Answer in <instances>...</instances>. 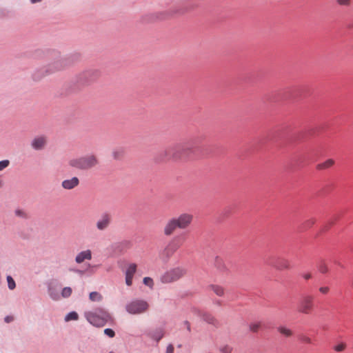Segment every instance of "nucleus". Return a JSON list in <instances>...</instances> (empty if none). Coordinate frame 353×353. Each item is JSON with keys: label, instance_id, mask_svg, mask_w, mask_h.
Wrapping results in <instances>:
<instances>
[{"label": "nucleus", "instance_id": "37998d69", "mask_svg": "<svg viewBox=\"0 0 353 353\" xmlns=\"http://www.w3.org/2000/svg\"><path fill=\"white\" fill-rule=\"evenodd\" d=\"M174 346L172 344H169L166 348V353H173Z\"/></svg>", "mask_w": 353, "mask_h": 353}, {"label": "nucleus", "instance_id": "20e7f679", "mask_svg": "<svg viewBox=\"0 0 353 353\" xmlns=\"http://www.w3.org/2000/svg\"><path fill=\"white\" fill-rule=\"evenodd\" d=\"M188 11L185 7L176 6L163 11L145 14L141 17V22L143 23H154L159 21L166 20L175 15H181Z\"/></svg>", "mask_w": 353, "mask_h": 353}, {"label": "nucleus", "instance_id": "f3484780", "mask_svg": "<svg viewBox=\"0 0 353 353\" xmlns=\"http://www.w3.org/2000/svg\"><path fill=\"white\" fill-rule=\"evenodd\" d=\"M79 185V179L77 176H73L71 179H65L61 182V187L64 190H70Z\"/></svg>", "mask_w": 353, "mask_h": 353}, {"label": "nucleus", "instance_id": "dca6fc26", "mask_svg": "<svg viewBox=\"0 0 353 353\" xmlns=\"http://www.w3.org/2000/svg\"><path fill=\"white\" fill-rule=\"evenodd\" d=\"M47 144V138L45 136L35 137L31 141L30 145L34 150H42Z\"/></svg>", "mask_w": 353, "mask_h": 353}, {"label": "nucleus", "instance_id": "c03bdc74", "mask_svg": "<svg viewBox=\"0 0 353 353\" xmlns=\"http://www.w3.org/2000/svg\"><path fill=\"white\" fill-rule=\"evenodd\" d=\"M13 319H14L13 316H6L4 318V321L6 323H9L12 322L13 321Z\"/></svg>", "mask_w": 353, "mask_h": 353}, {"label": "nucleus", "instance_id": "a878e982", "mask_svg": "<svg viewBox=\"0 0 353 353\" xmlns=\"http://www.w3.org/2000/svg\"><path fill=\"white\" fill-rule=\"evenodd\" d=\"M277 330L281 334L284 335L285 336L289 337L292 335V332L291 330L287 328L286 327L279 326Z\"/></svg>", "mask_w": 353, "mask_h": 353}, {"label": "nucleus", "instance_id": "8fccbe9b", "mask_svg": "<svg viewBox=\"0 0 353 353\" xmlns=\"http://www.w3.org/2000/svg\"><path fill=\"white\" fill-rule=\"evenodd\" d=\"M73 272H77V273H79V274H81L83 273V271L81 270H72Z\"/></svg>", "mask_w": 353, "mask_h": 353}, {"label": "nucleus", "instance_id": "5fc2aeb1", "mask_svg": "<svg viewBox=\"0 0 353 353\" xmlns=\"http://www.w3.org/2000/svg\"><path fill=\"white\" fill-rule=\"evenodd\" d=\"M109 353H114V352H110Z\"/></svg>", "mask_w": 353, "mask_h": 353}, {"label": "nucleus", "instance_id": "7c9ffc66", "mask_svg": "<svg viewBox=\"0 0 353 353\" xmlns=\"http://www.w3.org/2000/svg\"><path fill=\"white\" fill-rule=\"evenodd\" d=\"M72 288L70 287H65L61 291V296L63 298H68L72 294Z\"/></svg>", "mask_w": 353, "mask_h": 353}, {"label": "nucleus", "instance_id": "09e8293b", "mask_svg": "<svg viewBox=\"0 0 353 353\" xmlns=\"http://www.w3.org/2000/svg\"><path fill=\"white\" fill-rule=\"evenodd\" d=\"M32 3L41 2L42 0H30Z\"/></svg>", "mask_w": 353, "mask_h": 353}, {"label": "nucleus", "instance_id": "1a4fd4ad", "mask_svg": "<svg viewBox=\"0 0 353 353\" xmlns=\"http://www.w3.org/2000/svg\"><path fill=\"white\" fill-rule=\"evenodd\" d=\"M186 274L185 268L177 267L165 272L161 276V281L163 283H170L175 282L182 278Z\"/></svg>", "mask_w": 353, "mask_h": 353}, {"label": "nucleus", "instance_id": "f03ea898", "mask_svg": "<svg viewBox=\"0 0 353 353\" xmlns=\"http://www.w3.org/2000/svg\"><path fill=\"white\" fill-rule=\"evenodd\" d=\"M195 152L192 144L176 143L160 151L156 156L157 162L172 161L180 162L186 161Z\"/></svg>", "mask_w": 353, "mask_h": 353}, {"label": "nucleus", "instance_id": "aec40b11", "mask_svg": "<svg viewBox=\"0 0 353 353\" xmlns=\"http://www.w3.org/2000/svg\"><path fill=\"white\" fill-rule=\"evenodd\" d=\"M202 319L206 323L213 325L214 326H218L219 321L216 319L211 314L208 312H204L201 314Z\"/></svg>", "mask_w": 353, "mask_h": 353}, {"label": "nucleus", "instance_id": "603ef678", "mask_svg": "<svg viewBox=\"0 0 353 353\" xmlns=\"http://www.w3.org/2000/svg\"><path fill=\"white\" fill-rule=\"evenodd\" d=\"M350 284H351L352 287L353 288V277L350 280Z\"/></svg>", "mask_w": 353, "mask_h": 353}, {"label": "nucleus", "instance_id": "c85d7f7f", "mask_svg": "<svg viewBox=\"0 0 353 353\" xmlns=\"http://www.w3.org/2000/svg\"><path fill=\"white\" fill-rule=\"evenodd\" d=\"M261 323L259 321L252 322L249 325V329L252 332H257L261 327Z\"/></svg>", "mask_w": 353, "mask_h": 353}, {"label": "nucleus", "instance_id": "cd10ccee", "mask_svg": "<svg viewBox=\"0 0 353 353\" xmlns=\"http://www.w3.org/2000/svg\"><path fill=\"white\" fill-rule=\"evenodd\" d=\"M78 318H79L78 314L76 312L72 311L66 314V316H65V321H70L72 320L76 321L78 319Z\"/></svg>", "mask_w": 353, "mask_h": 353}, {"label": "nucleus", "instance_id": "72a5a7b5", "mask_svg": "<svg viewBox=\"0 0 353 353\" xmlns=\"http://www.w3.org/2000/svg\"><path fill=\"white\" fill-rule=\"evenodd\" d=\"M346 347V345L344 343H341L340 344H338L337 345H335L334 347V350L336 352H342L343 351Z\"/></svg>", "mask_w": 353, "mask_h": 353}, {"label": "nucleus", "instance_id": "a211bd4d", "mask_svg": "<svg viewBox=\"0 0 353 353\" xmlns=\"http://www.w3.org/2000/svg\"><path fill=\"white\" fill-rule=\"evenodd\" d=\"M92 259V252L90 250H86L78 253L75 257V262L78 264L82 263L86 260Z\"/></svg>", "mask_w": 353, "mask_h": 353}, {"label": "nucleus", "instance_id": "0eeeda50", "mask_svg": "<svg viewBox=\"0 0 353 353\" xmlns=\"http://www.w3.org/2000/svg\"><path fill=\"white\" fill-rule=\"evenodd\" d=\"M100 74L99 70L97 69L86 70L77 76L76 81L80 86H88L96 81L100 77Z\"/></svg>", "mask_w": 353, "mask_h": 353}, {"label": "nucleus", "instance_id": "473e14b6", "mask_svg": "<svg viewBox=\"0 0 353 353\" xmlns=\"http://www.w3.org/2000/svg\"><path fill=\"white\" fill-rule=\"evenodd\" d=\"M143 282L144 285L148 286L150 288H152L154 286V282L152 278L150 277H144Z\"/></svg>", "mask_w": 353, "mask_h": 353}, {"label": "nucleus", "instance_id": "de8ad7c7", "mask_svg": "<svg viewBox=\"0 0 353 353\" xmlns=\"http://www.w3.org/2000/svg\"><path fill=\"white\" fill-rule=\"evenodd\" d=\"M230 213V209L229 208H225L223 210L222 212V215L224 216H226L229 214Z\"/></svg>", "mask_w": 353, "mask_h": 353}, {"label": "nucleus", "instance_id": "f704fd0d", "mask_svg": "<svg viewBox=\"0 0 353 353\" xmlns=\"http://www.w3.org/2000/svg\"><path fill=\"white\" fill-rule=\"evenodd\" d=\"M10 165V161L9 160H3L0 161V171L3 170L5 168L8 167Z\"/></svg>", "mask_w": 353, "mask_h": 353}, {"label": "nucleus", "instance_id": "e433bc0d", "mask_svg": "<svg viewBox=\"0 0 353 353\" xmlns=\"http://www.w3.org/2000/svg\"><path fill=\"white\" fill-rule=\"evenodd\" d=\"M104 334L110 338H113L115 336V332L110 328H106L104 330Z\"/></svg>", "mask_w": 353, "mask_h": 353}, {"label": "nucleus", "instance_id": "2f4dec72", "mask_svg": "<svg viewBox=\"0 0 353 353\" xmlns=\"http://www.w3.org/2000/svg\"><path fill=\"white\" fill-rule=\"evenodd\" d=\"M318 270L322 274H325L329 270L327 265L324 262H321L318 265Z\"/></svg>", "mask_w": 353, "mask_h": 353}, {"label": "nucleus", "instance_id": "b1692460", "mask_svg": "<svg viewBox=\"0 0 353 353\" xmlns=\"http://www.w3.org/2000/svg\"><path fill=\"white\" fill-rule=\"evenodd\" d=\"M334 164V161L332 159L326 160L325 162L319 163L316 165L318 170L326 169L332 167Z\"/></svg>", "mask_w": 353, "mask_h": 353}, {"label": "nucleus", "instance_id": "bb28decb", "mask_svg": "<svg viewBox=\"0 0 353 353\" xmlns=\"http://www.w3.org/2000/svg\"><path fill=\"white\" fill-rule=\"evenodd\" d=\"M89 299L92 301H101L102 296L97 292H92L90 293Z\"/></svg>", "mask_w": 353, "mask_h": 353}, {"label": "nucleus", "instance_id": "a18cd8bd", "mask_svg": "<svg viewBox=\"0 0 353 353\" xmlns=\"http://www.w3.org/2000/svg\"><path fill=\"white\" fill-rule=\"evenodd\" d=\"M302 276L303 279H305V280H308L312 278V274L310 273H303L302 274Z\"/></svg>", "mask_w": 353, "mask_h": 353}, {"label": "nucleus", "instance_id": "2eb2a0df", "mask_svg": "<svg viewBox=\"0 0 353 353\" xmlns=\"http://www.w3.org/2000/svg\"><path fill=\"white\" fill-rule=\"evenodd\" d=\"M137 265L134 263H130L125 271V284L128 286L132 285V279L137 272Z\"/></svg>", "mask_w": 353, "mask_h": 353}, {"label": "nucleus", "instance_id": "39448f33", "mask_svg": "<svg viewBox=\"0 0 353 353\" xmlns=\"http://www.w3.org/2000/svg\"><path fill=\"white\" fill-rule=\"evenodd\" d=\"M84 316L90 324L96 327H103L107 323L113 321L111 314L102 307H97L92 311L85 312Z\"/></svg>", "mask_w": 353, "mask_h": 353}, {"label": "nucleus", "instance_id": "4c0bfd02", "mask_svg": "<svg viewBox=\"0 0 353 353\" xmlns=\"http://www.w3.org/2000/svg\"><path fill=\"white\" fill-rule=\"evenodd\" d=\"M300 340L303 343H307V344L312 343V339L310 337L305 336V335L301 336Z\"/></svg>", "mask_w": 353, "mask_h": 353}, {"label": "nucleus", "instance_id": "393cba45", "mask_svg": "<svg viewBox=\"0 0 353 353\" xmlns=\"http://www.w3.org/2000/svg\"><path fill=\"white\" fill-rule=\"evenodd\" d=\"M124 154V150L122 148L115 149L112 151V157L114 159H121Z\"/></svg>", "mask_w": 353, "mask_h": 353}, {"label": "nucleus", "instance_id": "ea45409f", "mask_svg": "<svg viewBox=\"0 0 353 353\" xmlns=\"http://www.w3.org/2000/svg\"><path fill=\"white\" fill-rule=\"evenodd\" d=\"M319 290L321 294H327L330 291V288L327 286H323V287H320Z\"/></svg>", "mask_w": 353, "mask_h": 353}, {"label": "nucleus", "instance_id": "9d476101", "mask_svg": "<svg viewBox=\"0 0 353 353\" xmlns=\"http://www.w3.org/2000/svg\"><path fill=\"white\" fill-rule=\"evenodd\" d=\"M181 245L175 239H172L168 245L159 253V259L164 263L169 261L170 259L174 255Z\"/></svg>", "mask_w": 353, "mask_h": 353}, {"label": "nucleus", "instance_id": "f8f14e48", "mask_svg": "<svg viewBox=\"0 0 353 353\" xmlns=\"http://www.w3.org/2000/svg\"><path fill=\"white\" fill-rule=\"evenodd\" d=\"M270 265L279 270H289L291 268L289 260L281 256L272 259Z\"/></svg>", "mask_w": 353, "mask_h": 353}, {"label": "nucleus", "instance_id": "6ab92c4d", "mask_svg": "<svg viewBox=\"0 0 353 353\" xmlns=\"http://www.w3.org/2000/svg\"><path fill=\"white\" fill-rule=\"evenodd\" d=\"M214 266L217 269L218 271L220 272H226L228 271V268L224 263L223 259L219 256H216L214 258Z\"/></svg>", "mask_w": 353, "mask_h": 353}, {"label": "nucleus", "instance_id": "58836bf2", "mask_svg": "<svg viewBox=\"0 0 353 353\" xmlns=\"http://www.w3.org/2000/svg\"><path fill=\"white\" fill-rule=\"evenodd\" d=\"M314 222L315 221L313 219H308L304 223L303 227L305 228H310L314 223Z\"/></svg>", "mask_w": 353, "mask_h": 353}, {"label": "nucleus", "instance_id": "423d86ee", "mask_svg": "<svg viewBox=\"0 0 353 353\" xmlns=\"http://www.w3.org/2000/svg\"><path fill=\"white\" fill-rule=\"evenodd\" d=\"M98 164L99 160L94 154L72 159L69 161V165L71 167L83 170H90L97 166Z\"/></svg>", "mask_w": 353, "mask_h": 353}, {"label": "nucleus", "instance_id": "79ce46f5", "mask_svg": "<svg viewBox=\"0 0 353 353\" xmlns=\"http://www.w3.org/2000/svg\"><path fill=\"white\" fill-rule=\"evenodd\" d=\"M337 3L341 6H348L350 4V0H336Z\"/></svg>", "mask_w": 353, "mask_h": 353}, {"label": "nucleus", "instance_id": "4be33fe9", "mask_svg": "<svg viewBox=\"0 0 353 353\" xmlns=\"http://www.w3.org/2000/svg\"><path fill=\"white\" fill-rule=\"evenodd\" d=\"M48 292L52 299L57 301L60 299L59 292L51 285H48Z\"/></svg>", "mask_w": 353, "mask_h": 353}, {"label": "nucleus", "instance_id": "5701e85b", "mask_svg": "<svg viewBox=\"0 0 353 353\" xmlns=\"http://www.w3.org/2000/svg\"><path fill=\"white\" fill-rule=\"evenodd\" d=\"M209 288L219 296H223L225 293L224 288L218 285H211Z\"/></svg>", "mask_w": 353, "mask_h": 353}, {"label": "nucleus", "instance_id": "ddd939ff", "mask_svg": "<svg viewBox=\"0 0 353 353\" xmlns=\"http://www.w3.org/2000/svg\"><path fill=\"white\" fill-rule=\"evenodd\" d=\"M112 221V216L108 213H103L96 223V228L99 231L107 230Z\"/></svg>", "mask_w": 353, "mask_h": 353}, {"label": "nucleus", "instance_id": "9b49d317", "mask_svg": "<svg viewBox=\"0 0 353 353\" xmlns=\"http://www.w3.org/2000/svg\"><path fill=\"white\" fill-rule=\"evenodd\" d=\"M314 308V297L312 295L303 296L299 301L298 311L304 314H309Z\"/></svg>", "mask_w": 353, "mask_h": 353}, {"label": "nucleus", "instance_id": "7ed1b4c3", "mask_svg": "<svg viewBox=\"0 0 353 353\" xmlns=\"http://www.w3.org/2000/svg\"><path fill=\"white\" fill-rule=\"evenodd\" d=\"M193 221V215L190 213H182L178 216L170 219L163 228V234L170 236L177 230H186Z\"/></svg>", "mask_w": 353, "mask_h": 353}, {"label": "nucleus", "instance_id": "412c9836", "mask_svg": "<svg viewBox=\"0 0 353 353\" xmlns=\"http://www.w3.org/2000/svg\"><path fill=\"white\" fill-rule=\"evenodd\" d=\"M164 336V330L162 328H158L150 334V336L159 342Z\"/></svg>", "mask_w": 353, "mask_h": 353}, {"label": "nucleus", "instance_id": "3c124183", "mask_svg": "<svg viewBox=\"0 0 353 353\" xmlns=\"http://www.w3.org/2000/svg\"><path fill=\"white\" fill-rule=\"evenodd\" d=\"M3 185V181L2 180V179L0 177V188H2Z\"/></svg>", "mask_w": 353, "mask_h": 353}, {"label": "nucleus", "instance_id": "49530a36", "mask_svg": "<svg viewBox=\"0 0 353 353\" xmlns=\"http://www.w3.org/2000/svg\"><path fill=\"white\" fill-rule=\"evenodd\" d=\"M15 214H16V215L19 216H23L25 214V213L21 210H16Z\"/></svg>", "mask_w": 353, "mask_h": 353}, {"label": "nucleus", "instance_id": "4468645a", "mask_svg": "<svg viewBox=\"0 0 353 353\" xmlns=\"http://www.w3.org/2000/svg\"><path fill=\"white\" fill-rule=\"evenodd\" d=\"M131 247L132 242L128 240H124L120 242H117L112 245L114 252L117 254H123L125 252L131 248Z\"/></svg>", "mask_w": 353, "mask_h": 353}, {"label": "nucleus", "instance_id": "c756f323", "mask_svg": "<svg viewBox=\"0 0 353 353\" xmlns=\"http://www.w3.org/2000/svg\"><path fill=\"white\" fill-rule=\"evenodd\" d=\"M8 287L10 290H14L16 288V283L13 278L8 275L7 276Z\"/></svg>", "mask_w": 353, "mask_h": 353}, {"label": "nucleus", "instance_id": "f257e3e1", "mask_svg": "<svg viewBox=\"0 0 353 353\" xmlns=\"http://www.w3.org/2000/svg\"><path fill=\"white\" fill-rule=\"evenodd\" d=\"M46 57L49 63L35 70L32 73V79L35 81H39L46 76L52 75L65 70L79 60V55L73 54L63 57L57 51H50L48 52Z\"/></svg>", "mask_w": 353, "mask_h": 353}, {"label": "nucleus", "instance_id": "c9c22d12", "mask_svg": "<svg viewBox=\"0 0 353 353\" xmlns=\"http://www.w3.org/2000/svg\"><path fill=\"white\" fill-rule=\"evenodd\" d=\"M220 350L222 353H231L232 351V348L228 345H225L221 347Z\"/></svg>", "mask_w": 353, "mask_h": 353}, {"label": "nucleus", "instance_id": "a19ab883", "mask_svg": "<svg viewBox=\"0 0 353 353\" xmlns=\"http://www.w3.org/2000/svg\"><path fill=\"white\" fill-rule=\"evenodd\" d=\"M183 325L185 327L186 330L188 332H191V325L190 323L188 321H184L183 322Z\"/></svg>", "mask_w": 353, "mask_h": 353}, {"label": "nucleus", "instance_id": "864d4df0", "mask_svg": "<svg viewBox=\"0 0 353 353\" xmlns=\"http://www.w3.org/2000/svg\"><path fill=\"white\" fill-rule=\"evenodd\" d=\"M215 303H216V304H217V305H221V301H216L215 302Z\"/></svg>", "mask_w": 353, "mask_h": 353}, {"label": "nucleus", "instance_id": "6e6552de", "mask_svg": "<svg viewBox=\"0 0 353 353\" xmlns=\"http://www.w3.org/2000/svg\"><path fill=\"white\" fill-rule=\"evenodd\" d=\"M149 309L148 303L143 299H134L125 305V310L130 314L145 313Z\"/></svg>", "mask_w": 353, "mask_h": 353}]
</instances>
